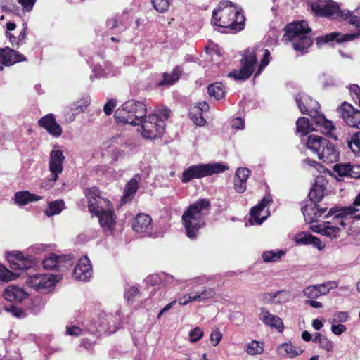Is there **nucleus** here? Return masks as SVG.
<instances>
[{
  "label": "nucleus",
  "mask_w": 360,
  "mask_h": 360,
  "mask_svg": "<svg viewBox=\"0 0 360 360\" xmlns=\"http://www.w3.org/2000/svg\"><path fill=\"white\" fill-rule=\"evenodd\" d=\"M358 211L352 206L344 207L340 210L330 209L325 215V218L331 219L311 228L314 232L319 233L330 239L340 236L342 230L353 221V214Z\"/></svg>",
  "instance_id": "obj_1"
},
{
  "label": "nucleus",
  "mask_w": 360,
  "mask_h": 360,
  "mask_svg": "<svg viewBox=\"0 0 360 360\" xmlns=\"http://www.w3.org/2000/svg\"><path fill=\"white\" fill-rule=\"evenodd\" d=\"M210 209V200L201 198L191 204L184 212L182 221L188 238L196 239L199 230L205 225Z\"/></svg>",
  "instance_id": "obj_2"
},
{
  "label": "nucleus",
  "mask_w": 360,
  "mask_h": 360,
  "mask_svg": "<svg viewBox=\"0 0 360 360\" xmlns=\"http://www.w3.org/2000/svg\"><path fill=\"white\" fill-rule=\"evenodd\" d=\"M241 10L229 0L221 1L212 12V23L218 27L240 31L245 25Z\"/></svg>",
  "instance_id": "obj_3"
},
{
  "label": "nucleus",
  "mask_w": 360,
  "mask_h": 360,
  "mask_svg": "<svg viewBox=\"0 0 360 360\" xmlns=\"http://www.w3.org/2000/svg\"><path fill=\"white\" fill-rule=\"evenodd\" d=\"M89 211L95 214L99 219L101 226L105 231H111L115 226V214L110 202L100 196L96 188L86 189Z\"/></svg>",
  "instance_id": "obj_4"
},
{
  "label": "nucleus",
  "mask_w": 360,
  "mask_h": 360,
  "mask_svg": "<svg viewBox=\"0 0 360 360\" xmlns=\"http://www.w3.org/2000/svg\"><path fill=\"white\" fill-rule=\"evenodd\" d=\"M285 30L284 37L292 43L296 51L303 54L311 46L313 41L309 35L311 30L307 21L291 22L285 26Z\"/></svg>",
  "instance_id": "obj_5"
},
{
  "label": "nucleus",
  "mask_w": 360,
  "mask_h": 360,
  "mask_svg": "<svg viewBox=\"0 0 360 360\" xmlns=\"http://www.w3.org/2000/svg\"><path fill=\"white\" fill-rule=\"evenodd\" d=\"M307 146L324 162L333 163L339 160L340 150L338 148L321 136L314 134L309 136Z\"/></svg>",
  "instance_id": "obj_6"
},
{
  "label": "nucleus",
  "mask_w": 360,
  "mask_h": 360,
  "mask_svg": "<svg viewBox=\"0 0 360 360\" xmlns=\"http://www.w3.org/2000/svg\"><path fill=\"white\" fill-rule=\"evenodd\" d=\"M147 112L146 105L135 100H129L122 104L115 113L117 122L139 125Z\"/></svg>",
  "instance_id": "obj_7"
},
{
  "label": "nucleus",
  "mask_w": 360,
  "mask_h": 360,
  "mask_svg": "<svg viewBox=\"0 0 360 360\" xmlns=\"http://www.w3.org/2000/svg\"><path fill=\"white\" fill-rule=\"evenodd\" d=\"M345 19L347 20L350 24L355 25L359 31L356 33L345 34L336 32H331L325 36L318 37L316 39V45L320 46L322 44L333 41H336L338 43L349 41L360 37V6L353 12L349 11L345 12Z\"/></svg>",
  "instance_id": "obj_8"
},
{
  "label": "nucleus",
  "mask_w": 360,
  "mask_h": 360,
  "mask_svg": "<svg viewBox=\"0 0 360 360\" xmlns=\"http://www.w3.org/2000/svg\"><path fill=\"white\" fill-rule=\"evenodd\" d=\"M229 167L219 162L199 164L188 167L182 174L181 181L188 183L193 179H200L226 171Z\"/></svg>",
  "instance_id": "obj_9"
},
{
  "label": "nucleus",
  "mask_w": 360,
  "mask_h": 360,
  "mask_svg": "<svg viewBox=\"0 0 360 360\" xmlns=\"http://www.w3.org/2000/svg\"><path fill=\"white\" fill-rule=\"evenodd\" d=\"M258 48L252 47L248 49L243 54L241 60L242 68L240 70H233L228 74L229 77L236 80H245L253 73L257 60Z\"/></svg>",
  "instance_id": "obj_10"
},
{
  "label": "nucleus",
  "mask_w": 360,
  "mask_h": 360,
  "mask_svg": "<svg viewBox=\"0 0 360 360\" xmlns=\"http://www.w3.org/2000/svg\"><path fill=\"white\" fill-rule=\"evenodd\" d=\"M141 124V134L146 139H154L160 136L165 131L164 120L158 116V113L150 114Z\"/></svg>",
  "instance_id": "obj_11"
},
{
  "label": "nucleus",
  "mask_w": 360,
  "mask_h": 360,
  "mask_svg": "<svg viewBox=\"0 0 360 360\" xmlns=\"http://www.w3.org/2000/svg\"><path fill=\"white\" fill-rule=\"evenodd\" d=\"M58 281L57 276L51 274H34L27 279V285L41 293L49 292Z\"/></svg>",
  "instance_id": "obj_12"
},
{
  "label": "nucleus",
  "mask_w": 360,
  "mask_h": 360,
  "mask_svg": "<svg viewBox=\"0 0 360 360\" xmlns=\"http://www.w3.org/2000/svg\"><path fill=\"white\" fill-rule=\"evenodd\" d=\"M295 101L300 112L303 114H307L312 120L319 115V109L320 105L319 103L313 100L311 97L305 94H299L295 97Z\"/></svg>",
  "instance_id": "obj_13"
},
{
  "label": "nucleus",
  "mask_w": 360,
  "mask_h": 360,
  "mask_svg": "<svg viewBox=\"0 0 360 360\" xmlns=\"http://www.w3.org/2000/svg\"><path fill=\"white\" fill-rule=\"evenodd\" d=\"M132 229L142 237H155L153 233V224L151 217L146 214H139L132 221Z\"/></svg>",
  "instance_id": "obj_14"
},
{
  "label": "nucleus",
  "mask_w": 360,
  "mask_h": 360,
  "mask_svg": "<svg viewBox=\"0 0 360 360\" xmlns=\"http://www.w3.org/2000/svg\"><path fill=\"white\" fill-rule=\"evenodd\" d=\"M65 156L60 150H53L51 152L49 156V168L51 172L49 181H56L58 179V175L62 173L63 169V161Z\"/></svg>",
  "instance_id": "obj_15"
},
{
  "label": "nucleus",
  "mask_w": 360,
  "mask_h": 360,
  "mask_svg": "<svg viewBox=\"0 0 360 360\" xmlns=\"http://www.w3.org/2000/svg\"><path fill=\"white\" fill-rule=\"evenodd\" d=\"M6 258L10 263L11 268L13 269L25 270L30 268L34 264L32 257H25L19 251L7 252Z\"/></svg>",
  "instance_id": "obj_16"
},
{
  "label": "nucleus",
  "mask_w": 360,
  "mask_h": 360,
  "mask_svg": "<svg viewBox=\"0 0 360 360\" xmlns=\"http://www.w3.org/2000/svg\"><path fill=\"white\" fill-rule=\"evenodd\" d=\"M70 255H57L50 253L43 260V266L46 269L69 268L72 266Z\"/></svg>",
  "instance_id": "obj_17"
},
{
  "label": "nucleus",
  "mask_w": 360,
  "mask_h": 360,
  "mask_svg": "<svg viewBox=\"0 0 360 360\" xmlns=\"http://www.w3.org/2000/svg\"><path fill=\"white\" fill-rule=\"evenodd\" d=\"M328 208L321 207L316 202L311 201L304 206L302 207V212L307 223L311 224L316 221L320 217L323 216Z\"/></svg>",
  "instance_id": "obj_18"
},
{
  "label": "nucleus",
  "mask_w": 360,
  "mask_h": 360,
  "mask_svg": "<svg viewBox=\"0 0 360 360\" xmlns=\"http://www.w3.org/2000/svg\"><path fill=\"white\" fill-rule=\"evenodd\" d=\"M92 276V267L89 258L82 257L73 270V277L78 281H87Z\"/></svg>",
  "instance_id": "obj_19"
},
{
  "label": "nucleus",
  "mask_w": 360,
  "mask_h": 360,
  "mask_svg": "<svg viewBox=\"0 0 360 360\" xmlns=\"http://www.w3.org/2000/svg\"><path fill=\"white\" fill-rule=\"evenodd\" d=\"M39 125L45 129L53 137L58 138L63 133L62 127L56 121L53 114H48L38 121Z\"/></svg>",
  "instance_id": "obj_20"
},
{
  "label": "nucleus",
  "mask_w": 360,
  "mask_h": 360,
  "mask_svg": "<svg viewBox=\"0 0 360 360\" xmlns=\"http://www.w3.org/2000/svg\"><path fill=\"white\" fill-rule=\"evenodd\" d=\"M272 201V197L269 193H266L262 200L251 209L250 217L249 221L251 224L260 225L267 216L259 217L260 212Z\"/></svg>",
  "instance_id": "obj_21"
},
{
  "label": "nucleus",
  "mask_w": 360,
  "mask_h": 360,
  "mask_svg": "<svg viewBox=\"0 0 360 360\" xmlns=\"http://www.w3.org/2000/svg\"><path fill=\"white\" fill-rule=\"evenodd\" d=\"M26 60L24 55L9 47L0 49V63L6 66H11Z\"/></svg>",
  "instance_id": "obj_22"
},
{
  "label": "nucleus",
  "mask_w": 360,
  "mask_h": 360,
  "mask_svg": "<svg viewBox=\"0 0 360 360\" xmlns=\"http://www.w3.org/2000/svg\"><path fill=\"white\" fill-rule=\"evenodd\" d=\"M112 315H105L104 316L101 317L99 321V323L98 326H86V330L90 333H115L117 327L113 324L112 325L110 321H112Z\"/></svg>",
  "instance_id": "obj_23"
},
{
  "label": "nucleus",
  "mask_w": 360,
  "mask_h": 360,
  "mask_svg": "<svg viewBox=\"0 0 360 360\" xmlns=\"http://www.w3.org/2000/svg\"><path fill=\"white\" fill-rule=\"evenodd\" d=\"M259 317L265 325L272 328H276L280 332L283 329L282 319L279 316L271 314L264 307L261 308Z\"/></svg>",
  "instance_id": "obj_24"
},
{
  "label": "nucleus",
  "mask_w": 360,
  "mask_h": 360,
  "mask_svg": "<svg viewBox=\"0 0 360 360\" xmlns=\"http://www.w3.org/2000/svg\"><path fill=\"white\" fill-rule=\"evenodd\" d=\"M312 120L318 128H315V130H320L322 134L337 139V137L334 134V131L336 129L335 127L333 122L326 119L323 115L320 114Z\"/></svg>",
  "instance_id": "obj_25"
},
{
  "label": "nucleus",
  "mask_w": 360,
  "mask_h": 360,
  "mask_svg": "<svg viewBox=\"0 0 360 360\" xmlns=\"http://www.w3.org/2000/svg\"><path fill=\"white\" fill-rule=\"evenodd\" d=\"M294 240L297 244L311 245L319 250H323L324 248V245H323L321 240L309 232H300L295 234Z\"/></svg>",
  "instance_id": "obj_26"
},
{
  "label": "nucleus",
  "mask_w": 360,
  "mask_h": 360,
  "mask_svg": "<svg viewBox=\"0 0 360 360\" xmlns=\"http://www.w3.org/2000/svg\"><path fill=\"white\" fill-rule=\"evenodd\" d=\"M250 171L248 168H238L234 176V189L237 193H243L247 188V180Z\"/></svg>",
  "instance_id": "obj_27"
},
{
  "label": "nucleus",
  "mask_w": 360,
  "mask_h": 360,
  "mask_svg": "<svg viewBox=\"0 0 360 360\" xmlns=\"http://www.w3.org/2000/svg\"><path fill=\"white\" fill-rule=\"evenodd\" d=\"M327 181L323 176L316 177L315 182L309 191V196L311 201L319 202L324 196Z\"/></svg>",
  "instance_id": "obj_28"
},
{
  "label": "nucleus",
  "mask_w": 360,
  "mask_h": 360,
  "mask_svg": "<svg viewBox=\"0 0 360 360\" xmlns=\"http://www.w3.org/2000/svg\"><path fill=\"white\" fill-rule=\"evenodd\" d=\"M208 110L209 105L206 102L198 103L190 110L189 116L196 125L203 126L206 121L202 114Z\"/></svg>",
  "instance_id": "obj_29"
},
{
  "label": "nucleus",
  "mask_w": 360,
  "mask_h": 360,
  "mask_svg": "<svg viewBox=\"0 0 360 360\" xmlns=\"http://www.w3.org/2000/svg\"><path fill=\"white\" fill-rule=\"evenodd\" d=\"M3 296L9 302H20L27 297V294L18 286L9 285L4 290Z\"/></svg>",
  "instance_id": "obj_30"
},
{
  "label": "nucleus",
  "mask_w": 360,
  "mask_h": 360,
  "mask_svg": "<svg viewBox=\"0 0 360 360\" xmlns=\"http://www.w3.org/2000/svg\"><path fill=\"white\" fill-rule=\"evenodd\" d=\"M312 8L316 11V9H319V14L326 17H332L336 18L338 16H345V13L341 11L339 6L335 2L329 3L326 5H323V6H312Z\"/></svg>",
  "instance_id": "obj_31"
},
{
  "label": "nucleus",
  "mask_w": 360,
  "mask_h": 360,
  "mask_svg": "<svg viewBox=\"0 0 360 360\" xmlns=\"http://www.w3.org/2000/svg\"><path fill=\"white\" fill-rule=\"evenodd\" d=\"M278 354L283 356L295 358L303 352L300 347L293 345L290 342L281 344L278 348Z\"/></svg>",
  "instance_id": "obj_32"
},
{
  "label": "nucleus",
  "mask_w": 360,
  "mask_h": 360,
  "mask_svg": "<svg viewBox=\"0 0 360 360\" xmlns=\"http://www.w3.org/2000/svg\"><path fill=\"white\" fill-rule=\"evenodd\" d=\"M181 73V70L179 67L174 68L171 74L164 73L163 79L157 82V86H169L174 84L179 78Z\"/></svg>",
  "instance_id": "obj_33"
},
{
  "label": "nucleus",
  "mask_w": 360,
  "mask_h": 360,
  "mask_svg": "<svg viewBox=\"0 0 360 360\" xmlns=\"http://www.w3.org/2000/svg\"><path fill=\"white\" fill-rule=\"evenodd\" d=\"M41 198L28 191L17 192L15 195V202L19 205H25L29 202L37 201Z\"/></svg>",
  "instance_id": "obj_34"
},
{
  "label": "nucleus",
  "mask_w": 360,
  "mask_h": 360,
  "mask_svg": "<svg viewBox=\"0 0 360 360\" xmlns=\"http://www.w3.org/2000/svg\"><path fill=\"white\" fill-rule=\"evenodd\" d=\"M314 124H315L312 120L310 121L307 117H300L296 122L297 131L305 135L315 130Z\"/></svg>",
  "instance_id": "obj_35"
},
{
  "label": "nucleus",
  "mask_w": 360,
  "mask_h": 360,
  "mask_svg": "<svg viewBox=\"0 0 360 360\" xmlns=\"http://www.w3.org/2000/svg\"><path fill=\"white\" fill-rule=\"evenodd\" d=\"M140 180V174H136L135 176L127 183L124 188V199H129L135 194Z\"/></svg>",
  "instance_id": "obj_36"
},
{
  "label": "nucleus",
  "mask_w": 360,
  "mask_h": 360,
  "mask_svg": "<svg viewBox=\"0 0 360 360\" xmlns=\"http://www.w3.org/2000/svg\"><path fill=\"white\" fill-rule=\"evenodd\" d=\"M207 90L210 96L217 100L224 98L225 95L224 86L220 82H215L209 85Z\"/></svg>",
  "instance_id": "obj_37"
},
{
  "label": "nucleus",
  "mask_w": 360,
  "mask_h": 360,
  "mask_svg": "<svg viewBox=\"0 0 360 360\" xmlns=\"http://www.w3.org/2000/svg\"><path fill=\"white\" fill-rule=\"evenodd\" d=\"M286 252L283 250L264 251L262 253V258L265 262H274L285 255Z\"/></svg>",
  "instance_id": "obj_38"
},
{
  "label": "nucleus",
  "mask_w": 360,
  "mask_h": 360,
  "mask_svg": "<svg viewBox=\"0 0 360 360\" xmlns=\"http://www.w3.org/2000/svg\"><path fill=\"white\" fill-rule=\"evenodd\" d=\"M64 205L65 203L61 200L50 202L48 208L45 211V214L48 217L58 214L64 209Z\"/></svg>",
  "instance_id": "obj_39"
},
{
  "label": "nucleus",
  "mask_w": 360,
  "mask_h": 360,
  "mask_svg": "<svg viewBox=\"0 0 360 360\" xmlns=\"http://www.w3.org/2000/svg\"><path fill=\"white\" fill-rule=\"evenodd\" d=\"M215 290L212 288H205L202 291L194 293V300L197 302H203L214 297Z\"/></svg>",
  "instance_id": "obj_40"
},
{
  "label": "nucleus",
  "mask_w": 360,
  "mask_h": 360,
  "mask_svg": "<svg viewBox=\"0 0 360 360\" xmlns=\"http://www.w3.org/2000/svg\"><path fill=\"white\" fill-rule=\"evenodd\" d=\"M89 105V100L88 98H83L72 103L70 105V110L77 115L84 112Z\"/></svg>",
  "instance_id": "obj_41"
},
{
  "label": "nucleus",
  "mask_w": 360,
  "mask_h": 360,
  "mask_svg": "<svg viewBox=\"0 0 360 360\" xmlns=\"http://www.w3.org/2000/svg\"><path fill=\"white\" fill-rule=\"evenodd\" d=\"M94 75L90 76V79L93 80V78H101L109 76L114 72L111 70L110 65H108L105 69H103L101 66H95L93 69Z\"/></svg>",
  "instance_id": "obj_42"
},
{
  "label": "nucleus",
  "mask_w": 360,
  "mask_h": 360,
  "mask_svg": "<svg viewBox=\"0 0 360 360\" xmlns=\"http://www.w3.org/2000/svg\"><path fill=\"white\" fill-rule=\"evenodd\" d=\"M264 350L263 345L259 342L252 340L247 345L246 352L250 355L261 354Z\"/></svg>",
  "instance_id": "obj_43"
},
{
  "label": "nucleus",
  "mask_w": 360,
  "mask_h": 360,
  "mask_svg": "<svg viewBox=\"0 0 360 360\" xmlns=\"http://www.w3.org/2000/svg\"><path fill=\"white\" fill-rule=\"evenodd\" d=\"M338 110L345 122H347V119L356 111L354 110L351 104L346 102L343 103Z\"/></svg>",
  "instance_id": "obj_44"
},
{
  "label": "nucleus",
  "mask_w": 360,
  "mask_h": 360,
  "mask_svg": "<svg viewBox=\"0 0 360 360\" xmlns=\"http://www.w3.org/2000/svg\"><path fill=\"white\" fill-rule=\"evenodd\" d=\"M316 285L320 296L326 295L330 290L338 287V284L335 281H328Z\"/></svg>",
  "instance_id": "obj_45"
},
{
  "label": "nucleus",
  "mask_w": 360,
  "mask_h": 360,
  "mask_svg": "<svg viewBox=\"0 0 360 360\" xmlns=\"http://www.w3.org/2000/svg\"><path fill=\"white\" fill-rule=\"evenodd\" d=\"M348 145L354 154L360 155V132L352 136Z\"/></svg>",
  "instance_id": "obj_46"
},
{
  "label": "nucleus",
  "mask_w": 360,
  "mask_h": 360,
  "mask_svg": "<svg viewBox=\"0 0 360 360\" xmlns=\"http://www.w3.org/2000/svg\"><path fill=\"white\" fill-rule=\"evenodd\" d=\"M260 51L263 52V54H262L263 57L261 60V63L259 66V68L255 75V77L258 76L262 72L263 69L266 66H267L270 62V51L268 49H265L264 51L262 49H261Z\"/></svg>",
  "instance_id": "obj_47"
},
{
  "label": "nucleus",
  "mask_w": 360,
  "mask_h": 360,
  "mask_svg": "<svg viewBox=\"0 0 360 360\" xmlns=\"http://www.w3.org/2000/svg\"><path fill=\"white\" fill-rule=\"evenodd\" d=\"M153 8L160 13L167 11L169 6V0H151Z\"/></svg>",
  "instance_id": "obj_48"
},
{
  "label": "nucleus",
  "mask_w": 360,
  "mask_h": 360,
  "mask_svg": "<svg viewBox=\"0 0 360 360\" xmlns=\"http://www.w3.org/2000/svg\"><path fill=\"white\" fill-rule=\"evenodd\" d=\"M346 124L351 127L360 129V111L356 110L347 119Z\"/></svg>",
  "instance_id": "obj_49"
},
{
  "label": "nucleus",
  "mask_w": 360,
  "mask_h": 360,
  "mask_svg": "<svg viewBox=\"0 0 360 360\" xmlns=\"http://www.w3.org/2000/svg\"><path fill=\"white\" fill-rule=\"evenodd\" d=\"M15 274L0 264V281H10L15 278Z\"/></svg>",
  "instance_id": "obj_50"
},
{
  "label": "nucleus",
  "mask_w": 360,
  "mask_h": 360,
  "mask_svg": "<svg viewBox=\"0 0 360 360\" xmlns=\"http://www.w3.org/2000/svg\"><path fill=\"white\" fill-rule=\"evenodd\" d=\"M162 283L165 285H178L182 283V281L175 278L174 276L169 274L162 273Z\"/></svg>",
  "instance_id": "obj_51"
},
{
  "label": "nucleus",
  "mask_w": 360,
  "mask_h": 360,
  "mask_svg": "<svg viewBox=\"0 0 360 360\" xmlns=\"http://www.w3.org/2000/svg\"><path fill=\"white\" fill-rule=\"evenodd\" d=\"M303 294L310 300L316 299L320 297L316 285L306 287L303 290Z\"/></svg>",
  "instance_id": "obj_52"
},
{
  "label": "nucleus",
  "mask_w": 360,
  "mask_h": 360,
  "mask_svg": "<svg viewBox=\"0 0 360 360\" xmlns=\"http://www.w3.org/2000/svg\"><path fill=\"white\" fill-rule=\"evenodd\" d=\"M349 316L347 311H338L334 314V318L329 320L331 323H345L349 320Z\"/></svg>",
  "instance_id": "obj_53"
},
{
  "label": "nucleus",
  "mask_w": 360,
  "mask_h": 360,
  "mask_svg": "<svg viewBox=\"0 0 360 360\" xmlns=\"http://www.w3.org/2000/svg\"><path fill=\"white\" fill-rule=\"evenodd\" d=\"M349 163L336 164L333 167V171L340 176H347L349 171Z\"/></svg>",
  "instance_id": "obj_54"
},
{
  "label": "nucleus",
  "mask_w": 360,
  "mask_h": 360,
  "mask_svg": "<svg viewBox=\"0 0 360 360\" xmlns=\"http://www.w3.org/2000/svg\"><path fill=\"white\" fill-rule=\"evenodd\" d=\"M203 331L200 327H195L189 333V340L191 342H195L203 336Z\"/></svg>",
  "instance_id": "obj_55"
},
{
  "label": "nucleus",
  "mask_w": 360,
  "mask_h": 360,
  "mask_svg": "<svg viewBox=\"0 0 360 360\" xmlns=\"http://www.w3.org/2000/svg\"><path fill=\"white\" fill-rule=\"evenodd\" d=\"M4 309L6 311L11 313L15 317L21 318L24 316L23 310L13 304L5 307Z\"/></svg>",
  "instance_id": "obj_56"
},
{
  "label": "nucleus",
  "mask_w": 360,
  "mask_h": 360,
  "mask_svg": "<svg viewBox=\"0 0 360 360\" xmlns=\"http://www.w3.org/2000/svg\"><path fill=\"white\" fill-rule=\"evenodd\" d=\"M347 177L353 179L360 178V165H351L349 163V171L347 173Z\"/></svg>",
  "instance_id": "obj_57"
},
{
  "label": "nucleus",
  "mask_w": 360,
  "mask_h": 360,
  "mask_svg": "<svg viewBox=\"0 0 360 360\" xmlns=\"http://www.w3.org/2000/svg\"><path fill=\"white\" fill-rule=\"evenodd\" d=\"M144 281L148 285H155L162 283V274L148 276Z\"/></svg>",
  "instance_id": "obj_58"
},
{
  "label": "nucleus",
  "mask_w": 360,
  "mask_h": 360,
  "mask_svg": "<svg viewBox=\"0 0 360 360\" xmlns=\"http://www.w3.org/2000/svg\"><path fill=\"white\" fill-rule=\"evenodd\" d=\"M319 346L321 348L328 351L331 352L333 349V343L330 340H329L326 337L323 336V338L319 340Z\"/></svg>",
  "instance_id": "obj_59"
},
{
  "label": "nucleus",
  "mask_w": 360,
  "mask_h": 360,
  "mask_svg": "<svg viewBox=\"0 0 360 360\" xmlns=\"http://www.w3.org/2000/svg\"><path fill=\"white\" fill-rule=\"evenodd\" d=\"M82 330L77 326H68L66 327V334L71 336L77 337L82 335Z\"/></svg>",
  "instance_id": "obj_60"
},
{
  "label": "nucleus",
  "mask_w": 360,
  "mask_h": 360,
  "mask_svg": "<svg viewBox=\"0 0 360 360\" xmlns=\"http://www.w3.org/2000/svg\"><path fill=\"white\" fill-rule=\"evenodd\" d=\"M37 0H18V2L22 6L24 11L30 12L32 10Z\"/></svg>",
  "instance_id": "obj_61"
},
{
  "label": "nucleus",
  "mask_w": 360,
  "mask_h": 360,
  "mask_svg": "<svg viewBox=\"0 0 360 360\" xmlns=\"http://www.w3.org/2000/svg\"><path fill=\"white\" fill-rule=\"evenodd\" d=\"M27 36V25L24 24V27L20 31L18 37H17L16 48L18 49L20 45L25 44V39Z\"/></svg>",
  "instance_id": "obj_62"
},
{
  "label": "nucleus",
  "mask_w": 360,
  "mask_h": 360,
  "mask_svg": "<svg viewBox=\"0 0 360 360\" xmlns=\"http://www.w3.org/2000/svg\"><path fill=\"white\" fill-rule=\"evenodd\" d=\"M222 335L219 330H215L210 334V341L213 346H217L221 341Z\"/></svg>",
  "instance_id": "obj_63"
},
{
  "label": "nucleus",
  "mask_w": 360,
  "mask_h": 360,
  "mask_svg": "<svg viewBox=\"0 0 360 360\" xmlns=\"http://www.w3.org/2000/svg\"><path fill=\"white\" fill-rule=\"evenodd\" d=\"M139 294V290L136 287H130L124 294L125 298L128 300H132Z\"/></svg>",
  "instance_id": "obj_64"
}]
</instances>
